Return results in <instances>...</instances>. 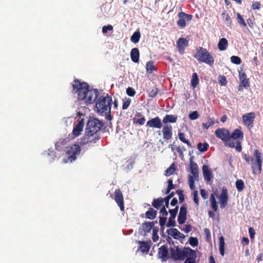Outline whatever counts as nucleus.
<instances>
[{"instance_id": "nucleus-1", "label": "nucleus", "mask_w": 263, "mask_h": 263, "mask_svg": "<svg viewBox=\"0 0 263 263\" xmlns=\"http://www.w3.org/2000/svg\"><path fill=\"white\" fill-rule=\"evenodd\" d=\"M72 92L78 94L79 100H83L86 104L92 103L99 96L98 89L89 90V85L86 82H81L78 79L73 81Z\"/></svg>"}, {"instance_id": "nucleus-2", "label": "nucleus", "mask_w": 263, "mask_h": 263, "mask_svg": "<svg viewBox=\"0 0 263 263\" xmlns=\"http://www.w3.org/2000/svg\"><path fill=\"white\" fill-rule=\"evenodd\" d=\"M197 52L194 55L199 62L204 63L210 66H213L214 64V59L213 57L205 48L202 47H197Z\"/></svg>"}, {"instance_id": "nucleus-3", "label": "nucleus", "mask_w": 263, "mask_h": 263, "mask_svg": "<svg viewBox=\"0 0 263 263\" xmlns=\"http://www.w3.org/2000/svg\"><path fill=\"white\" fill-rule=\"evenodd\" d=\"M112 102V98L108 94H106V96H101L96 103L97 112L104 113L107 111H110Z\"/></svg>"}, {"instance_id": "nucleus-4", "label": "nucleus", "mask_w": 263, "mask_h": 263, "mask_svg": "<svg viewBox=\"0 0 263 263\" xmlns=\"http://www.w3.org/2000/svg\"><path fill=\"white\" fill-rule=\"evenodd\" d=\"M100 139V136L98 134H93L85 131L83 136L79 139V144L81 146L88 145V146L92 144L96 143Z\"/></svg>"}, {"instance_id": "nucleus-5", "label": "nucleus", "mask_w": 263, "mask_h": 263, "mask_svg": "<svg viewBox=\"0 0 263 263\" xmlns=\"http://www.w3.org/2000/svg\"><path fill=\"white\" fill-rule=\"evenodd\" d=\"M103 123L96 118L90 119L86 124L85 131L91 134H98L103 126Z\"/></svg>"}, {"instance_id": "nucleus-6", "label": "nucleus", "mask_w": 263, "mask_h": 263, "mask_svg": "<svg viewBox=\"0 0 263 263\" xmlns=\"http://www.w3.org/2000/svg\"><path fill=\"white\" fill-rule=\"evenodd\" d=\"M189 250H192L191 248H184L183 250L179 249L177 247L176 249L171 248V254L172 258L174 260H181L182 261L189 254Z\"/></svg>"}, {"instance_id": "nucleus-7", "label": "nucleus", "mask_w": 263, "mask_h": 263, "mask_svg": "<svg viewBox=\"0 0 263 263\" xmlns=\"http://www.w3.org/2000/svg\"><path fill=\"white\" fill-rule=\"evenodd\" d=\"M81 152L80 145L74 144L67 147L66 153L67 155L68 160L72 162L77 159V155H79Z\"/></svg>"}, {"instance_id": "nucleus-8", "label": "nucleus", "mask_w": 263, "mask_h": 263, "mask_svg": "<svg viewBox=\"0 0 263 263\" xmlns=\"http://www.w3.org/2000/svg\"><path fill=\"white\" fill-rule=\"evenodd\" d=\"M253 156L255 157L254 162H252L251 168L253 171V173L255 174V171L256 168H257L259 173L261 172L262 167V154L258 149H256L254 150L253 153Z\"/></svg>"}, {"instance_id": "nucleus-9", "label": "nucleus", "mask_w": 263, "mask_h": 263, "mask_svg": "<svg viewBox=\"0 0 263 263\" xmlns=\"http://www.w3.org/2000/svg\"><path fill=\"white\" fill-rule=\"evenodd\" d=\"M175 194L173 192L171 193L167 196L165 198L160 197L157 199H154L152 203V205L156 209H159L163 205V203L165 202V205L167 208H168L169 205V199H171Z\"/></svg>"}, {"instance_id": "nucleus-10", "label": "nucleus", "mask_w": 263, "mask_h": 263, "mask_svg": "<svg viewBox=\"0 0 263 263\" xmlns=\"http://www.w3.org/2000/svg\"><path fill=\"white\" fill-rule=\"evenodd\" d=\"M215 136L217 138L221 139L224 143L230 140V133L228 129L225 128H219L215 130Z\"/></svg>"}, {"instance_id": "nucleus-11", "label": "nucleus", "mask_w": 263, "mask_h": 263, "mask_svg": "<svg viewBox=\"0 0 263 263\" xmlns=\"http://www.w3.org/2000/svg\"><path fill=\"white\" fill-rule=\"evenodd\" d=\"M242 121L243 124L249 129L253 127L254 121L255 119V114L254 112H251L246 114L242 116Z\"/></svg>"}, {"instance_id": "nucleus-12", "label": "nucleus", "mask_w": 263, "mask_h": 263, "mask_svg": "<svg viewBox=\"0 0 263 263\" xmlns=\"http://www.w3.org/2000/svg\"><path fill=\"white\" fill-rule=\"evenodd\" d=\"M218 198L219 199L220 208H224L228 204L229 199L228 190L226 187H222L221 194Z\"/></svg>"}, {"instance_id": "nucleus-13", "label": "nucleus", "mask_w": 263, "mask_h": 263, "mask_svg": "<svg viewBox=\"0 0 263 263\" xmlns=\"http://www.w3.org/2000/svg\"><path fill=\"white\" fill-rule=\"evenodd\" d=\"M115 200L120 207L121 211H124V203L123 194L120 189H116L115 192Z\"/></svg>"}, {"instance_id": "nucleus-14", "label": "nucleus", "mask_w": 263, "mask_h": 263, "mask_svg": "<svg viewBox=\"0 0 263 263\" xmlns=\"http://www.w3.org/2000/svg\"><path fill=\"white\" fill-rule=\"evenodd\" d=\"M178 211V206H176L173 209L169 210L168 212L170 214V217L168 218V221L166 226L167 227H175L176 225V221L175 220L176 215Z\"/></svg>"}, {"instance_id": "nucleus-15", "label": "nucleus", "mask_w": 263, "mask_h": 263, "mask_svg": "<svg viewBox=\"0 0 263 263\" xmlns=\"http://www.w3.org/2000/svg\"><path fill=\"white\" fill-rule=\"evenodd\" d=\"M187 208L185 203L183 204L180 209L178 216V222L179 224H183L186 220Z\"/></svg>"}, {"instance_id": "nucleus-16", "label": "nucleus", "mask_w": 263, "mask_h": 263, "mask_svg": "<svg viewBox=\"0 0 263 263\" xmlns=\"http://www.w3.org/2000/svg\"><path fill=\"white\" fill-rule=\"evenodd\" d=\"M146 126L160 129L162 127V123L160 118L157 116L148 120L146 123Z\"/></svg>"}, {"instance_id": "nucleus-17", "label": "nucleus", "mask_w": 263, "mask_h": 263, "mask_svg": "<svg viewBox=\"0 0 263 263\" xmlns=\"http://www.w3.org/2000/svg\"><path fill=\"white\" fill-rule=\"evenodd\" d=\"M168 250L166 245L160 247L158 249V256L162 261H166L168 259Z\"/></svg>"}, {"instance_id": "nucleus-18", "label": "nucleus", "mask_w": 263, "mask_h": 263, "mask_svg": "<svg viewBox=\"0 0 263 263\" xmlns=\"http://www.w3.org/2000/svg\"><path fill=\"white\" fill-rule=\"evenodd\" d=\"M189 46V41L184 37H180L177 41V46L179 52L183 54L184 52V48Z\"/></svg>"}, {"instance_id": "nucleus-19", "label": "nucleus", "mask_w": 263, "mask_h": 263, "mask_svg": "<svg viewBox=\"0 0 263 263\" xmlns=\"http://www.w3.org/2000/svg\"><path fill=\"white\" fill-rule=\"evenodd\" d=\"M84 125V119L79 120L78 123L73 127L72 134L74 137H78L81 135Z\"/></svg>"}, {"instance_id": "nucleus-20", "label": "nucleus", "mask_w": 263, "mask_h": 263, "mask_svg": "<svg viewBox=\"0 0 263 263\" xmlns=\"http://www.w3.org/2000/svg\"><path fill=\"white\" fill-rule=\"evenodd\" d=\"M167 234L175 239H183L185 236L181 233L177 229L172 228L167 230Z\"/></svg>"}, {"instance_id": "nucleus-21", "label": "nucleus", "mask_w": 263, "mask_h": 263, "mask_svg": "<svg viewBox=\"0 0 263 263\" xmlns=\"http://www.w3.org/2000/svg\"><path fill=\"white\" fill-rule=\"evenodd\" d=\"M163 138L165 139L169 140L172 137V127L171 125H165L162 129Z\"/></svg>"}, {"instance_id": "nucleus-22", "label": "nucleus", "mask_w": 263, "mask_h": 263, "mask_svg": "<svg viewBox=\"0 0 263 263\" xmlns=\"http://www.w3.org/2000/svg\"><path fill=\"white\" fill-rule=\"evenodd\" d=\"M203 175L204 180L208 182L211 181L213 176L212 173L208 165H204L202 167Z\"/></svg>"}, {"instance_id": "nucleus-23", "label": "nucleus", "mask_w": 263, "mask_h": 263, "mask_svg": "<svg viewBox=\"0 0 263 263\" xmlns=\"http://www.w3.org/2000/svg\"><path fill=\"white\" fill-rule=\"evenodd\" d=\"M190 168L191 173L194 176L195 180L198 179V166L196 163L193 162L192 160L190 161Z\"/></svg>"}, {"instance_id": "nucleus-24", "label": "nucleus", "mask_w": 263, "mask_h": 263, "mask_svg": "<svg viewBox=\"0 0 263 263\" xmlns=\"http://www.w3.org/2000/svg\"><path fill=\"white\" fill-rule=\"evenodd\" d=\"M196 253L193 250H189V254H187L186 259L184 263H196Z\"/></svg>"}, {"instance_id": "nucleus-25", "label": "nucleus", "mask_w": 263, "mask_h": 263, "mask_svg": "<svg viewBox=\"0 0 263 263\" xmlns=\"http://www.w3.org/2000/svg\"><path fill=\"white\" fill-rule=\"evenodd\" d=\"M178 117L176 115H166L163 119L162 122L164 124L167 123H174L177 121Z\"/></svg>"}, {"instance_id": "nucleus-26", "label": "nucleus", "mask_w": 263, "mask_h": 263, "mask_svg": "<svg viewBox=\"0 0 263 263\" xmlns=\"http://www.w3.org/2000/svg\"><path fill=\"white\" fill-rule=\"evenodd\" d=\"M139 51L137 48H133L130 51V58L134 63H138L139 61Z\"/></svg>"}, {"instance_id": "nucleus-27", "label": "nucleus", "mask_w": 263, "mask_h": 263, "mask_svg": "<svg viewBox=\"0 0 263 263\" xmlns=\"http://www.w3.org/2000/svg\"><path fill=\"white\" fill-rule=\"evenodd\" d=\"M215 194L218 197V194H216L215 192L214 194H211L210 197V201L211 204V207L213 209L214 212H216L218 210V204L216 200Z\"/></svg>"}, {"instance_id": "nucleus-28", "label": "nucleus", "mask_w": 263, "mask_h": 263, "mask_svg": "<svg viewBox=\"0 0 263 263\" xmlns=\"http://www.w3.org/2000/svg\"><path fill=\"white\" fill-rule=\"evenodd\" d=\"M239 80L241 82V84L245 87H248L249 86V79L247 78V74L245 72H240L239 73Z\"/></svg>"}, {"instance_id": "nucleus-29", "label": "nucleus", "mask_w": 263, "mask_h": 263, "mask_svg": "<svg viewBox=\"0 0 263 263\" xmlns=\"http://www.w3.org/2000/svg\"><path fill=\"white\" fill-rule=\"evenodd\" d=\"M138 243L140 245L139 250H140L142 253H148L149 252L150 246L147 242L139 241Z\"/></svg>"}, {"instance_id": "nucleus-30", "label": "nucleus", "mask_w": 263, "mask_h": 263, "mask_svg": "<svg viewBox=\"0 0 263 263\" xmlns=\"http://www.w3.org/2000/svg\"><path fill=\"white\" fill-rule=\"evenodd\" d=\"M228 46V41L226 38H221L218 44V48L220 51L226 50Z\"/></svg>"}, {"instance_id": "nucleus-31", "label": "nucleus", "mask_w": 263, "mask_h": 263, "mask_svg": "<svg viewBox=\"0 0 263 263\" xmlns=\"http://www.w3.org/2000/svg\"><path fill=\"white\" fill-rule=\"evenodd\" d=\"M221 16L225 24L228 26L231 27L232 25L233 22L229 14L224 11L222 13Z\"/></svg>"}, {"instance_id": "nucleus-32", "label": "nucleus", "mask_w": 263, "mask_h": 263, "mask_svg": "<svg viewBox=\"0 0 263 263\" xmlns=\"http://www.w3.org/2000/svg\"><path fill=\"white\" fill-rule=\"evenodd\" d=\"M157 214V211L152 208H149L148 210L145 213V216L149 219H154Z\"/></svg>"}, {"instance_id": "nucleus-33", "label": "nucleus", "mask_w": 263, "mask_h": 263, "mask_svg": "<svg viewBox=\"0 0 263 263\" xmlns=\"http://www.w3.org/2000/svg\"><path fill=\"white\" fill-rule=\"evenodd\" d=\"M231 138H232L234 140H236L237 139H242L243 137V133L238 129H235L234 132L230 135Z\"/></svg>"}, {"instance_id": "nucleus-34", "label": "nucleus", "mask_w": 263, "mask_h": 263, "mask_svg": "<svg viewBox=\"0 0 263 263\" xmlns=\"http://www.w3.org/2000/svg\"><path fill=\"white\" fill-rule=\"evenodd\" d=\"M154 222H147L143 223L142 228L145 233H147L151 232L152 229L154 228Z\"/></svg>"}, {"instance_id": "nucleus-35", "label": "nucleus", "mask_w": 263, "mask_h": 263, "mask_svg": "<svg viewBox=\"0 0 263 263\" xmlns=\"http://www.w3.org/2000/svg\"><path fill=\"white\" fill-rule=\"evenodd\" d=\"M185 137L186 135L184 133L181 132H179L178 133V137L179 140L183 143L186 144L189 147H192V143L188 139H186Z\"/></svg>"}, {"instance_id": "nucleus-36", "label": "nucleus", "mask_w": 263, "mask_h": 263, "mask_svg": "<svg viewBox=\"0 0 263 263\" xmlns=\"http://www.w3.org/2000/svg\"><path fill=\"white\" fill-rule=\"evenodd\" d=\"M207 122L202 123V126L206 129H208L210 126L214 125L215 124V121L213 118L208 116L207 117Z\"/></svg>"}, {"instance_id": "nucleus-37", "label": "nucleus", "mask_w": 263, "mask_h": 263, "mask_svg": "<svg viewBox=\"0 0 263 263\" xmlns=\"http://www.w3.org/2000/svg\"><path fill=\"white\" fill-rule=\"evenodd\" d=\"M219 252L221 256L224 254V238L223 236H220L219 238Z\"/></svg>"}, {"instance_id": "nucleus-38", "label": "nucleus", "mask_w": 263, "mask_h": 263, "mask_svg": "<svg viewBox=\"0 0 263 263\" xmlns=\"http://www.w3.org/2000/svg\"><path fill=\"white\" fill-rule=\"evenodd\" d=\"M199 83V79L197 73H193L191 79V86L193 88H195L197 87Z\"/></svg>"}, {"instance_id": "nucleus-39", "label": "nucleus", "mask_w": 263, "mask_h": 263, "mask_svg": "<svg viewBox=\"0 0 263 263\" xmlns=\"http://www.w3.org/2000/svg\"><path fill=\"white\" fill-rule=\"evenodd\" d=\"M141 34L139 31H136L134 33V34L132 35L130 37L131 41L136 44L137 43L140 39Z\"/></svg>"}, {"instance_id": "nucleus-40", "label": "nucleus", "mask_w": 263, "mask_h": 263, "mask_svg": "<svg viewBox=\"0 0 263 263\" xmlns=\"http://www.w3.org/2000/svg\"><path fill=\"white\" fill-rule=\"evenodd\" d=\"M209 144L207 143H202L199 142L197 144V148L199 151L201 152H204L208 150L209 148Z\"/></svg>"}, {"instance_id": "nucleus-41", "label": "nucleus", "mask_w": 263, "mask_h": 263, "mask_svg": "<svg viewBox=\"0 0 263 263\" xmlns=\"http://www.w3.org/2000/svg\"><path fill=\"white\" fill-rule=\"evenodd\" d=\"M180 15V12L178 14L179 20L177 22V24L178 26L184 28L186 26L185 19L183 16Z\"/></svg>"}, {"instance_id": "nucleus-42", "label": "nucleus", "mask_w": 263, "mask_h": 263, "mask_svg": "<svg viewBox=\"0 0 263 263\" xmlns=\"http://www.w3.org/2000/svg\"><path fill=\"white\" fill-rule=\"evenodd\" d=\"M236 187L238 192H240L242 191L245 188V184L243 181L241 179L237 180L236 181Z\"/></svg>"}, {"instance_id": "nucleus-43", "label": "nucleus", "mask_w": 263, "mask_h": 263, "mask_svg": "<svg viewBox=\"0 0 263 263\" xmlns=\"http://www.w3.org/2000/svg\"><path fill=\"white\" fill-rule=\"evenodd\" d=\"M236 15H237L236 19H237L238 23L241 26H242L245 27H247V24L245 21V20L243 19L242 15L239 13H237Z\"/></svg>"}, {"instance_id": "nucleus-44", "label": "nucleus", "mask_w": 263, "mask_h": 263, "mask_svg": "<svg viewBox=\"0 0 263 263\" xmlns=\"http://www.w3.org/2000/svg\"><path fill=\"white\" fill-rule=\"evenodd\" d=\"M175 170H176L175 165L173 163L165 171V176H169L171 175L172 174H173L174 173Z\"/></svg>"}, {"instance_id": "nucleus-45", "label": "nucleus", "mask_w": 263, "mask_h": 263, "mask_svg": "<svg viewBox=\"0 0 263 263\" xmlns=\"http://www.w3.org/2000/svg\"><path fill=\"white\" fill-rule=\"evenodd\" d=\"M159 92V89L156 86H155L149 92L148 97L151 98H155L156 97Z\"/></svg>"}, {"instance_id": "nucleus-46", "label": "nucleus", "mask_w": 263, "mask_h": 263, "mask_svg": "<svg viewBox=\"0 0 263 263\" xmlns=\"http://www.w3.org/2000/svg\"><path fill=\"white\" fill-rule=\"evenodd\" d=\"M146 68L148 72H152L154 70L156 69L154 65V62L152 61L147 62L146 65Z\"/></svg>"}, {"instance_id": "nucleus-47", "label": "nucleus", "mask_w": 263, "mask_h": 263, "mask_svg": "<svg viewBox=\"0 0 263 263\" xmlns=\"http://www.w3.org/2000/svg\"><path fill=\"white\" fill-rule=\"evenodd\" d=\"M158 231L159 229L158 227H154L153 229L152 239L154 242H156L159 239V236L158 235Z\"/></svg>"}, {"instance_id": "nucleus-48", "label": "nucleus", "mask_w": 263, "mask_h": 263, "mask_svg": "<svg viewBox=\"0 0 263 263\" xmlns=\"http://www.w3.org/2000/svg\"><path fill=\"white\" fill-rule=\"evenodd\" d=\"M130 103L131 99L129 98H125V99H123L122 109L125 110L127 109Z\"/></svg>"}, {"instance_id": "nucleus-49", "label": "nucleus", "mask_w": 263, "mask_h": 263, "mask_svg": "<svg viewBox=\"0 0 263 263\" xmlns=\"http://www.w3.org/2000/svg\"><path fill=\"white\" fill-rule=\"evenodd\" d=\"M231 61L232 63L239 65L241 63V59L237 56L233 55L231 57Z\"/></svg>"}, {"instance_id": "nucleus-50", "label": "nucleus", "mask_w": 263, "mask_h": 263, "mask_svg": "<svg viewBox=\"0 0 263 263\" xmlns=\"http://www.w3.org/2000/svg\"><path fill=\"white\" fill-rule=\"evenodd\" d=\"M167 220V217H161L160 216L159 217V224L161 227V229L162 231L164 229V226L166 224Z\"/></svg>"}, {"instance_id": "nucleus-51", "label": "nucleus", "mask_w": 263, "mask_h": 263, "mask_svg": "<svg viewBox=\"0 0 263 263\" xmlns=\"http://www.w3.org/2000/svg\"><path fill=\"white\" fill-rule=\"evenodd\" d=\"M189 242L192 247H196L198 245V240L196 237H191L189 238Z\"/></svg>"}, {"instance_id": "nucleus-52", "label": "nucleus", "mask_w": 263, "mask_h": 263, "mask_svg": "<svg viewBox=\"0 0 263 263\" xmlns=\"http://www.w3.org/2000/svg\"><path fill=\"white\" fill-rule=\"evenodd\" d=\"M199 117V114L197 111H194L190 113L189 115V118L191 120H194L198 119Z\"/></svg>"}, {"instance_id": "nucleus-53", "label": "nucleus", "mask_w": 263, "mask_h": 263, "mask_svg": "<svg viewBox=\"0 0 263 263\" xmlns=\"http://www.w3.org/2000/svg\"><path fill=\"white\" fill-rule=\"evenodd\" d=\"M133 121L134 123L139 124L140 125H142L145 123L146 119L144 117H142L140 119H136V118H134Z\"/></svg>"}, {"instance_id": "nucleus-54", "label": "nucleus", "mask_w": 263, "mask_h": 263, "mask_svg": "<svg viewBox=\"0 0 263 263\" xmlns=\"http://www.w3.org/2000/svg\"><path fill=\"white\" fill-rule=\"evenodd\" d=\"M176 193L179 196V200L180 203H182L184 200V196L183 194V191L181 190H178L176 191Z\"/></svg>"}, {"instance_id": "nucleus-55", "label": "nucleus", "mask_w": 263, "mask_h": 263, "mask_svg": "<svg viewBox=\"0 0 263 263\" xmlns=\"http://www.w3.org/2000/svg\"><path fill=\"white\" fill-rule=\"evenodd\" d=\"M166 208H167L165 205H163L160 210V213L161 215V217H167L168 215V212L166 210Z\"/></svg>"}, {"instance_id": "nucleus-56", "label": "nucleus", "mask_w": 263, "mask_h": 263, "mask_svg": "<svg viewBox=\"0 0 263 263\" xmlns=\"http://www.w3.org/2000/svg\"><path fill=\"white\" fill-rule=\"evenodd\" d=\"M219 82L222 86H225L227 84V80L225 76H220L218 78Z\"/></svg>"}, {"instance_id": "nucleus-57", "label": "nucleus", "mask_w": 263, "mask_h": 263, "mask_svg": "<svg viewBox=\"0 0 263 263\" xmlns=\"http://www.w3.org/2000/svg\"><path fill=\"white\" fill-rule=\"evenodd\" d=\"M126 93L130 97H134L136 94V91L134 88L129 87L126 89Z\"/></svg>"}, {"instance_id": "nucleus-58", "label": "nucleus", "mask_w": 263, "mask_h": 263, "mask_svg": "<svg viewBox=\"0 0 263 263\" xmlns=\"http://www.w3.org/2000/svg\"><path fill=\"white\" fill-rule=\"evenodd\" d=\"M242 158L245 160L246 162L249 164L250 162L253 161V159L248 154H243Z\"/></svg>"}, {"instance_id": "nucleus-59", "label": "nucleus", "mask_w": 263, "mask_h": 263, "mask_svg": "<svg viewBox=\"0 0 263 263\" xmlns=\"http://www.w3.org/2000/svg\"><path fill=\"white\" fill-rule=\"evenodd\" d=\"M189 184L191 190H193L195 189V186L194 185V178L193 176H190L189 178Z\"/></svg>"}, {"instance_id": "nucleus-60", "label": "nucleus", "mask_w": 263, "mask_h": 263, "mask_svg": "<svg viewBox=\"0 0 263 263\" xmlns=\"http://www.w3.org/2000/svg\"><path fill=\"white\" fill-rule=\"evenodd\" d=\"M180 15H181V16H183V17L185 19V21H186L187 22L191 21L193 18L192 15L186 14L185 13H184L183 12H180Z\"/></svg>"}, {"instance_id": "nucleus-61", "label": "nucleus", "mask_w": 263, "mask_h": 263, "mask_svg": "<svg viewBox=\"0 0 263 263\" xmlns=\"http://www.w3.org/2000/svg\"><path fill=\"white\" fill-rule=\"evenodd\" d=\"M113 30V27L111 25L107 26H104L102 28V32L103 33H106L108 30L111 31Z\"/></svg>"}, {"instance_id": "nucleus-62", "label": "nucleus", "mask_w": 263, "mask_h": 263, "mask_svg": "<svg viewBox=\"0 0 263 263\" xmlns=\"http://www.w3.org/2000/svg\"><path fill=\"white\" fill-rule=\"evenodd\" d=\"M193 200L194 202L196 204L197 206L199 205V200L198 197V191H194L193 192Z\"/></svg>"}, {"instance_id": "nucleus-63", "label": "nucleus", "mask_w": 263, "mask_h": 263, "mask_svg": "<svg viewBox=\"0 0 263 263\" xmlns=\"http://www.w3.org/2000/svg\"><path fill=\"white\" fill-rule=\"evenodd\" d=\"M261 7L260 3L259 2H255L253 3L251 8L253 10L259 9Z\"/></svg>"}, {"instance_id": "nucleus-64", "label": "nucleus", "mask_w": 263, "mask_h": 263, "mask_svg": "<svg viewBox=\"0 0 263 263\" xmlns=\"http://www.w3.org/2000/svg\"><path fill=\"white\" fill-rule=\"evenodd\" d=\"M192 227L191 224H186L183 229H181L185 233H189L192 231Z\"/></svg>"}]
</instances>
